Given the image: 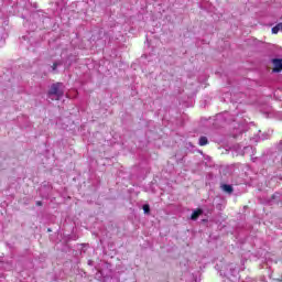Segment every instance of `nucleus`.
Listing matches in <instances>:
<instances>
[{"label":"nucleus","instance_id":"obj_1","mask_svg":"<svg viewBox=\"0 0 282 282\" xmlns=\"http://www.w3.org/2000/svg\"><path fill=\"white\" fill-rule=\"evenodd\" d=\"M65 94V87L63 86V83H55L51 86V89L48 90V96H56V99L59 100L63 98Z\"/></svg>","mask_w":282,"mask_h":282},{"label":"nucleus","instance_id":"obj_2","mask_svg":"<svg viewBox=\"0 0 282 282\" xmlns=\"http://www.w3.org/2000/svg\"><path fill=\"white\" fill-rule=\"evenodd\" d=\"M273 69L272 72L275 74H279V72H282V59L281 58H274L272 59Z\"/></svg>","mask_w":282,"mask_h":282},{"label":"nucleus","instance_id":"obj_3","mask_svg":"<svg viewBox=\"0 0 282 282\" xmlns=\"http://www.w3.org/2000/svg\"><path fill=\"white\" fill-rule=\"evenodd\" d=\"M282 30V23H278L275 26L272 28V34H279Z\"/></svg>","mask_w":282,"mask_h":282},{"label":"nucleus","instance_id":"obj_4","mask_svg":"<svg viewBox=\"0 0 282 282\" xmlns=\"http://www.w3.org/2000/svg\"><path fill=\"white\" fill-rule=\"evenodd\" d=\"M199 147H206L208 144V138L206 137H200L198 141Z\"/></svg>","mask_w":282,"mask_h":282},{"label":"nucleus","instance_id":"obj_5","mask_svg":"<svg viewBox=\"0 0 282 282\" xmlns=\"http://www.w3.org/2000/svg\"><path fill=\"white\" fill-rule=\"evenodd\" d=\"M223 191L225 192V193H232V185H228V184H225V185H223Z\"/></svg>","mask_w":282,"mask_h":282},{"label":"nucleus","instance_id":"obj_6","mask_svg":"<svg viewBox=\"0 0 282 282\" xmlns=\"http://www.w3.org/2000/svg\"><path fill=\"white\" fill-rule=\"evenodd\" d=\"M202 209L195 210L192 216L191 219H193L195 221V219H197L199 217V215H202Z\"/></svg>","mask_w":282,"mask_h":282},{"label":"nucleus","instance_id":"obj_7","mask_svg":"<svg viewBox=\"0 0 282 282\" xmlns=\"http://www.w3.org/2000/svg\"><path fill=\"white\" fill-rule=\"evenodd\" d=\"M143 212H144L145 214L151 213V207H150L149 205H143Z\"/></svg>","mask_w":282,"mask_h":282},{"label":"nucleus","instance_id":"obj_8","mask_svg":"<svg viewBox=\"0 0 282 282\" xmlns=\"http://www.w3.org/2000/svg\"><path fill=\"white\" fill-rule=\"evenodd\" d=\"M58 65H61V64H58L56 62L53 64V66H52L53 72H56V67H58Z\"/></svg>","mask_w":282,"mask_h":282},{"label":"nucleus","instance_id":"obj_9","mask_svg":"<svg viewBox=\"0 0 282 282\" xmlns=\"http://www.w3.org/2000/svg\"><path fill=\"white\" fill-rule=\"evenodd\" d=\"M36 206H43V203H42L41 200H39V202L36 203Z\"/></svg>","mask_w":282,"mask_h":282}]
</instances>
